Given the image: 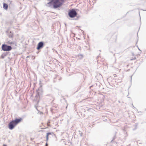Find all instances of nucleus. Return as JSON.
<instances>
[{"label": "nucleus", "mask_w": 146, "mask_h": 146, "mask_svg": "<svg viewBox=\"0 0 146 146\" xmlns=\"http://www.w3.org/2000/svg\"><path fill=\"white\" fill-rule=\"evenodd\" d=\"M22 120V118H17L11 121L8 124V128L10 130L13 129L16 125Z\"/></svg>", "instance_id": "f257e3e1"}, {"label": "nucleus", "mask_w": 146, "mask_h": 146, "mask_svg": "<svg viewBox=\"0 0 146 146\" xmlns=\"http://www.w3.org/2000/svg\"><path fill=\"white\" fill-rule=\"evenodd\" d=\"M66 0H52L51 2L48 3H50L51 2L53 4V7L55 9L60 7L63 4Z\"/></svg>", "instance_id": "f03ea898"}, {"label": "nucleus", "mask_w": 146, "mask_h": 146, "mask_svg": "<svg viewBox=\"0 0 146 146\" xmlns=\"http://www.w3.org/2000/svg\"><path fill=\"white\" fill-rule=\"evenodd\" d=\"M68 14L70 17L73 18L76 16L77 13L75 10L72 9L69 10Z\"/></svg>", "instance_id": "7ed1b4c3"}, {"label": "nucleus", "mask_w": 146, "mask_h": 146, "mask_svg": "<svg viewBox=\"0 0 146 146\" xmlns=\"http://www.w3.org/2000/svg\"><path fill=\"white\" fill-rule=\"evenodd\" d=\"M2 50L5 51H9L12 49V47L5 44H3L1 47Z\"/></svg>", "instance_id": "20e7f679"}, {"label": "nucleus", "mask_w": 146, "mask_h": 146, "mask_svg": "<svg viewBox=\"0 0 146 146\" xmlns=\"http://www.w3.org/2000/svg\"><path fill=\"white\" fill-rule=\"evenodd\" d=\"M43 43L42 42H39L38 44L37 49V50L40 49L41 48H42L43 47Z\"/></svg>", "instance_id": "39448f33"}, {"label": "nucleus", "mask_w": 146, "mask_h": 146, "mask_svg": "<svg viewBox=\"0 0 146 146\" xmlns=\"http://www.w3.org/2000/svg\"><path fill=\"white\" fill-rule=\"evenodd\" d=\"M8 5L4 3L3 4V8L4 9L6 10H7L8 9Z\"/></svg>", "instance_id": "423d86ee"}, {"label": "nucleus", "mask_w": 146, "mask_h": 146, "mask_svg": "<svg viewBox=\"0 0 146 146\" xmlns=\"http://www.w3.org/2000/svg\"><path fill=\"white\" fill-rule=\"evenodd\" d=\"M52 133H47L46 136V141L47 142L48 139V136L49 135H51Z\"/></svg>", "instance_id": "0eeeda50"}, {"label": "nucleus", "mask_w": 146, "mask_h": 146, "mask_svg": "<svg viewBox=\"0 0 146 146\" xmlns=\"http://www.w3.org/2000/svg\"><path fill=\"white\" fill-rule=\"evenodd\" d=\"M50 120H48V121L47 123V125L48 126H50Z\"/></svg>", "instance_id": "6e6552de"}, {"label": "nucleus", "mask_w": 146, "mask_h": 146, "mask_svg": "<svg viewBox=\"0 0 146 146\" xmlns=\"http://www.w3.org/2000/svg\"><path fill=\"white\" fill-rule=\"evenodd\" d=\"M46 146H48V143H46Z\"/></svg>", "instance_id": "1a4fd4ad"}, {"label": "nucleus", "mask_w": 146, "mask_h": 146, "mask_svg": "<svg viewBox=\"0 0 146 146\" xmlns=\"http://www.w3.org/2000/svg\"><path fill=\"white\" fill-rule=\"evenodd\" d=\"M3 146H7V145H3Z\"/></svg>", "instance_id": "9d476101"}]
</instances>
